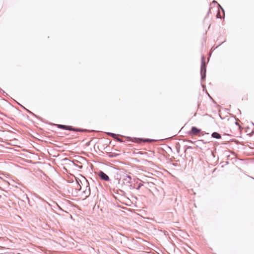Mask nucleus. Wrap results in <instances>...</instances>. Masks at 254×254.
Listing matches in <instances>:
<instances>
[{
    "mask_svg": "<svg viewBox=\"0 0 254 254\" xmlns=\"http://www.w3.org/2000/svg\"><path fill=\"white\" fill-rule=\"evenodd\" d=\"M58 127L60 128L69 130H76L74 129L71 126H67L65 125H58Z\"/></svg>",
    "mask_w": 254,
    "mask_h": 254,
    "instance_id": "nucleus-1",
    "label": "nucleus"
},
{
    "mask_svg": "<svg viewBox=\"0 0 254 254\" xmlns=\"http://www.w3.org/2000/svg\"><path fill=\"white\" fill-rule=\"evenodd\" d=\"M200 131V129L197 128L196 127H193L191 128V129L190 131V133L192 134L196 135V134H198Z\"/></svg>",
    "mask_w": 254,
    "mask_h": 254,
    "instance_id": "nucleus-2",
    "label": "nucleus"
},
{
    "mask_svg": "<svg viewBox=\"0 0 254 254\" xmlns=\"http://www.w3.org/2000/svg\"><path fill=\"white\" fill-rule=\"evenodd\" d=\"M204 72V74H205L206 72V66L204 62H203L201 67V73L202 75V77L203 78V73ZM205 76V75H204Z\"/></svg>",
    "mask_w": 254,
    "mask_h": 254,
    "instance_id": "nucleus-3",
    "label": "nucleus"
},
{
    "mask_svg": "<svg viewBox=\"0 0 254 254\" xmlns=\"http://www.w3.org/2000/svg\"><path fill=\"white\" fill-rule=\"evenodd\" d=\"M212 136L213 137L217 138V139H220L221 137V135L219 133L216 132H213L212 134Z\"/></svg>",
    "mask_w": 254,
    "mask_h": 254,
    "instance_id": "nucleus-4",
    "label": "nucleus"
},
{
    "mask_svg": "<svg viewBox=\"0 0 254 254\" xmlns=\"http://www.w3.org/2000/svg\"><path fill=\"white\" fill-rule=\"evenodd\" d=\"M100 177V178L105 181H109V176H99Z\"/></svg>",
    "mask_w": 254,
    "mask_h": 254,
    "instance_id": "nucleus-5",
    "label": "nucleus"
},
{
    "mask_svg": "<svg viewBox=\"0 0 254 254\" xmlns=\"http://www.w3.org/2000/svg\"><path fill=\"white\" fill-rule=\"evenodd\" d=\"M84 193L86 194V195L84 196V198H85L86 197H87V196L89 194L90 192H89V189H88V190H85L84 191Z\"/></svg>",
    "mask_w": 254,
    "mask_h": 254,
    "instance_id": "nucleus-6",
    "label": "nucleus"
},
{
    "mask_svg": "<svg viewBox=\"0 0 254 254\" xmlns=\"http://www.w3.org/2000/svg\"><path fill=\"white\" fill-rule=\"evenodd\" d=\"M99 175H106V174H104L103 172H101Z\"/></svg>",
    "mask_w": 254,
    "mask_h": 254,
    "instance_id": "nucleus-7",
    "label": "nucleus"
},
{
    "mask_svg": "<svg viewBox=\"0 0 254 254\" xmlns=\"http://www.w3.org/2000/svg\"><path fill=\"white\" fill-rule=\"evenodd\" d=\"M127 177L130 180V176H127Z\"/></svg>",
    "mask_w": 254,
    "mask_h": 254,
    "instance_id": "nucleus-8",
    "label": "nucleus"
},
{
    "mask_svg": "<svg viewBox=\"0 0 254 254\" xmlns=\"http://www.w3.org/2000/svg\"><path fill=\"white\" fill-rule=\"evenodd\" d=\"M82 177H83L84 179H86V178L84 177L83 175L81 176Z\"/></svg>",
    "mask_w": 254,
    "mask_h": 254,
    "instance_id": "nucleus-9",
    "label": "nucleus"
}]
</instances>
